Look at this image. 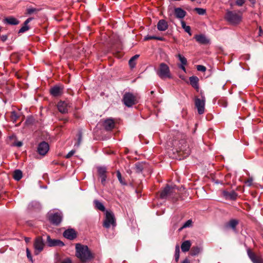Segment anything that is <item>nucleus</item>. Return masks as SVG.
<instances>
[{
	"mask_svg": "<svg viewBox=\"0 0 263 263\" xmlns=\"http://www.w3.org/2000/svg\"><path fill=\"white\" fill-rule=\"evenodd\" d=\"M176 57H177L178 58L179 60L181 63V64H182V65H186L187 64V60L184 57L182 56L181 54L179 53L177 55H176Z\"/></svg>",
	"mask_w": 263,
	"mask_h": 263,
	"instance_id": "34",
	"label": "nucleus"
},
{
	"mask_svg": "<svg viewBox=\"0 0 263 263\" xmlns=\"http://www.w3.org/2000/svg\"><path fill=\"white\" fill-rule=\"evenodd\" d=\"M238 223V222L237 220L235 219H231L229 222V226L233 229H235Z\"/></svg>",
	"mask_w": 263,
	"mask_h": 263,
	"instance_id": "35",
	"label": "nucleus"
},
{
	"mask_svg": "<svg viewBox=\"0 0 263 263\" xmlns=\"http://www.w3.org/2000/svg\"><path fill=\"white\" fill-rule=\"evenodd\" d=\"M13 177L15 180H20L22 178V171L19 170H15L13 173Z\"/></svg>",
	"mask_w": 263,
	"mask_h": 263,
	"instance_id": "29",
	"label": "nucleus"
},
{
	"mask_svg": "<svg viewBox=\"0 0 263 263\" xmlns=\"http://www.w3.org/2000/svg\"><path fill=\"white\" fill-rule=\"evenodd\" d=\"M64 243L59 239H50V247H63Z\"/></svg>",
	"mask_w": 263,
	"mask_h": 263,
	"instance_id": "25",
	"label": "nucleus"
},
{
	"mask_svg": "<svg viewBox=\"0 0 263 263\" xmlns=\"http://www.w3.org/2000/svg\"><path fill=\"white\" fill-rule=\"evenodd\" d=\"M253 178L252 177H250L248 178V179L245 181V183L248 185V186H251L252 184V182H253Z\"/></svg>",
	"mask_w": 263,
	"mask_h": 263,
	"instance_id": "42",
	"label": "nucleus"
},
{
	"mask_svg": "<svg viewBox=\"0 0 263 263\" xmlns=\"http://www.w3.org/2000/svg\"><path fill=\"white\" fill-rule=\"evenodd\" d=\"M75 153V151L74 150H72L71 151H70L67 154V155L66 156V158H70L72 156H73V155Z\"/></svg>",
	"mask_w": 263,
	"mask_h": 263,
	"instance_id": "46",
	"label": "nucleus"
},
{
	"mask_svg": "<svg viewBox=\"0 0 263 263\" xmlns=\"http://www.w3.org/2000/svg\"><path fill=\"white\" fill-rule=\"evenodd\" d=\"M47 241H49V235L47 236Z\"/></svg>",
	"mask_w": 263,
	"mask_h": 263,
	"instance_id": "61",
	"label": "nucleus"
},
{
	"mask_svg": "<svg viewBox=\"0 0 263 263\" xmlns=\"http://www.w3.org/2000/svg\"><path fill=\"white\" fill-rule=\"evenodd\" d=\"M185 65H182L181 64V65L180 66V68L182 69L184 72L186 71V69H185V68L184 67Z\"/></svg>",
	"mask_w": 263,
	"mask_h": 263,
	"instance_id": "55",
	"label": "nucleus"
},
{
	"mask_svg": "<svg viewBox=\"0 0 263 263\" xmlns=\"http://www.w3.org/2000/svg\"><path fill=\"white\" fill-rule=\"evenodd\" d=\"M45 244L43 242L42 237H37L34 242L33 247L34 249V253L35 255H38L44 248Z\"/></svg>",
	"mask_w": 263,
	"mask_h": 263,
	"instance_id": "10",
	"label": "nucleus"
},
{
	"mask_svg": "<svg viewBox=\"0 0 263 263\" xmlns=\"http://www.w3.org/2000/svg\"><path fill=\"white\" fill-rule=\"evenodd\" d=\"M94 204L95 205V208L101 211L104 212L105 211V208L104 205L97 200H95L94 201Z\"/></svg>",
	"mask_w": 263,
	"mask_h": 263,
	"instance_id": "28",
	"label": "nucleus"
},
{
	"mask_svg": "<svg viewBox=\"0 0 263 263\" xmlns=\"http://www.w3.org/2000/svg\"><path fill=\"white\" fill-rule=\"evenodd\" d=\"M222 196L226 199L235 200L237 197V194L234 191L231 192L223 191Z\"/></svg>",
	"mask_w": 263,
	"mask_h": 263,
	"instance_id": "19",
	"label": "nucleus"
},
{
	"mask_svg": "<svg viewBox=\"0 0 263 263\" xmlns=\"http://www.w3.org/2000/svg\"><path fill=\"white\" fill-rule=\"evenodd\" d=\"M55 263H58L59 262H61V257L60 256V255L59 254H56L55 255Z\"/></svg>",
	"mask_w": 263,
	"mask_h": 263,
	"instance_id": "48",
	"label": "nucleus"
},
{
	"mask_svg": "<svg viewBox=\"0 0 263 263\" xmlns=\"http://www.w3.org/2000/svg\"><path fill=\"white\" fill-rule=\"evenodd\" d=\"M225 20L232 25L239 24L241 21V16L236 12L227 11L224 16Z\"/></svg>",
	"mask_w": 263,
	"mask_h": 263,
	"instance_id": "4",
	"label": "nucleus"
},
{
	"mask_svg": "<svg viewBox=\"0 0 263 263\" xmlns=\"http://www.w3.org/2000/svg\"><path fill=\"white\" fill-rule=\"evenodd\" d=\"M82 133H79L78 134V142L76 144V145H77V146H79L80 144H81V140H82Z\"/></svg>",
	"mask_w": 263,
	"mask_h": 263,
	"instance_id": "41",
	"label": "nucleus"
},
{
	"mask_svg": "<svg viewBox=\"0 0 263 263\" xmlns=\"http://www.w3.org/2000/svg\"><path fill=\"white\" fill-rule=\"evenodd\" d=\"M76 256L83 263L89 261L94 257L88 247L81 243L76 245Z\"/></svg>",
	"mask_w": 263,
	"mask_h": 263,
	"instance_id": "1",
	"label": "nucleus"
},
{
	"mask_svg": "<svg viewBox=\"0 0 263 263\" xmlns=\"http://www.w3.org/2000/svg\"><path fill=\"white\" fill-rule=\"evenodd\" d=\"M156 36H154V35H153V36L147 35L144 37L145 41H148V40H156Z\"/></svg>",
	"mask_w": 263,
	"mask_h": 263,
	"instance_id": "43",
	"label": "nucleus"
},
{
	"mask_svg": "<svg viewBox=\"0 0 263 263\" xmlns=\"http://www.w3.org/2000/svg\"><path fill=\"white\" fill-rule=\"evenodd\" d=\"M194 10L199 15H204L206 13V10L200 8H196Z\"/></svg>",
	"mask_w": 263,
	"mask_h": 263,
	"instance_id": "38",
	"label": "nucleus"
},
{
	"mask_svg": "<svg viewBox=\"0 0 263 263\" xmlns=\"http://www.w3.org/2000/svg\"><path fill=\"white\" fill-rule=\"evenodd\" d=\"M30 238L29 237H25V240L26 242H28L30 241Z\"/></svg>",
	"mask_w": 263,
	"mask_h": 263,
	"instance_id": "58",
	"label": "nucleus"
},
{
	"mask_svg": "<svg viewBox=\"0 0 263 263\" xmlns=\"http://www.w3.org/2000/svg\"><path fill=\"white\" fill-rule=\"evenodd\" d=\"M175 144H177L178 147L175 148V152L178 156L179 159H184L187 157L191 152V149L188 146L186 141L185 139H182L179 141H175Z\"/></svg>",
	"mask_w": 263,
	"mask_h": 263,
	"instance_id": "2",
	"label": "nucleus"
},
{
	"mask_svg": "<svg viewBox=\"0 0 263 263\" xmlns=\"http://www.w3.org/2000/svg\"><path fill=\"white\" fill-rule=\"evenodd\" d=\"M180 256V248L179 245H176L175 247V260L176 262H178Z\"/></svg>",
	"mask_w": 263,
	"mask_h": 263,
	"instance_id": "32",
	"label": "nucleus"
},
{
	"mask_svg": "<svg viewBox=\"0 0 263 263\" xmlns=\"http://www.w3.org/2000/svg\"><path fill=\"white\" fill-rule=\"evenodd\" d=\"M191 246V243L190 240H185L182 242L181 248L182 252H186L189 251Z\"/></svg>",
	"mask_w": 263,
	"mask_h": 263,
	"instance_id": "24",
	"label": "nucleus"
},
{
	"mask_svg": "<svg viewBox=\"0 0 263 263\" xmlns=\"http://www.w3.org/2000/svg\"><path fill=\"white\" fill-rule=\"evenodd\" d=\"M57 107L60 112L65 114L68 112V109L70 107V105L67 101H60L58 102Z\"/></svg>",
	"mask_w": 263,
	"mask_h": 263,
	"instance_id": "15",
	"label": "nucleus"
},
{
	"mask_svg": "<svg viewBox=\"0 0 263 263\" xmlns=\"http://www.w3.org/2000/svg\"><path fill=\"white\" fill-rule=\"evenodd\" d=\"M135 169L137 173H141L143 170V165L139 162L136 163L135 165Z\"/></svg>",
	"mask_w": 263,
	"mask_h": 263,
	"instance_id": "33",
	"label": "nucleus"
},
{
	"mask_svg": "<svg viewBox=\"0 0 263 263\" xmlns=\"http://www.w3.org/2000/svg\"><path fill=\"white\" fill-rule=\"evenodd\" d=\"M157 75L162 80L172 78L169 67L164 63H161L157 70Z\"/></svg>",
	"mask_w": 263,
	"mask_h": 263,
	"instance_id": "5",
	"label": "nucleus"
},
{
	"mask_svg": "<svg viewBox=\"0 0 263 263\" xmlns=\"http://www.w3.org/2000/svg\"><path fill=\"white\" fill-rule=\"evenodd\" d=\"M139 57V54H136L132 57L128 61V64L130 68H134L136 65V61Z\"/></svg>",
	"mask_w": 263,
	"mask_h": 263,
	"instance_id": "26",
	"label": "nucleus"
},
{
	"mask_svg": "<svg viewBox=\"0 0 263 263\" xmlns=\"http://www.w3.org/2000/svg\"><path fill=\"white\" fill-rule=\"evenodd\" d=\"M61 263H72V262H71V260L69 258H67L64 259L63 260H62Z\"/></svg>",
	"mask_w": 263,
	"mask_h": 263,
	"instance_id": "51",
	"label": "nucleus"
},
{
	"mask_svg": "<svg viewBox=\"0 0 263 263\" xmlns=\"http://www.w3.org/2000/svg\"><path fill=\"white\" fill-rule=\"evenodd\" d=\"M219 103L224 107H226L228 105V102L225 100H220Z\"/></svg>",
	"mask_w": 263,
	"mask_h": 263,
	"instance_id": "49",
	"label": "nucleus"
},
{
	"mask_svg": "<svg viewBox=\"0 0 263 263\" xmlns=\"http://www.w3.org/2000/svg\"><path fill=\"white\" fill-rule=\"evenodd\" d=\"M259 33L260 35H263V30L261 29V27L259 28Z\"/></svg>",
	"mask_w": 263,
	"mask_h": 263,
	"instance_id": "54",
	"label": "nucleus"
},
{
	"mask_svg": "<svg viewBox=\"0 0 263 263\" xmlns=\"http://www.w3.org/2000/svg\"><path fill=\"white\" fill-rule=\"evenodd\" d=\"M26 253H27V257L30 260L32 261V257H31V252L29 251V249H28V248L26 249Z\"/></svg>",
	"mask_w": 263,
	"mask_h": 263,
	"instance_id": "45",
	"label": "nucleus"
},
{
	"mask_svg": "<svg viewBox=\"0 0 263 263\" xmlns=\"http://www.w3.org/2000/svg\"><path fill=\"white\" fill-rule=\"evenodd\" d=\"M194 39L200 44L205 45L209 43L210 41L203 34H197L194 36Z\"/></svg>",
	"mask_w": 263,
	"mask_h": 263,
	"instance_id": "20",
	"label": "nucleus"
},
{
	"mask_svg": "<svg viewBox=\"0 0 263 263\" xmlns=\"http://www.w3.org/2000/svg\"><path fill=\"white\" fill-rule=\"evenodd\" d=\"M175 15L178 18H183L186 14V12L181 8H176L174 9Z\"/></svg>",
	"mask_w": 263,
	"mask_h": 263,
	"instance_id": "23",
	"label": "nucleus"
},
{
	"mask_svg": "<svg viewBox=\"0 0 263 263\" xmlns=\"http://www.w3.org/2000/svg\"><path fill=\"white\" fill-rule=\"evenodd\" d=\"M53 18L54 20L55 21H57V22H59L61 20H62V18H60L59 16H57V15H54L53 16Z\"/></svg>",
	"mask_w": 263,
	"mask_h": 263,
	"instance_id": "52",
	"label": "nucleus"
},
{
	"mask_svg": "<svg viewBox=\"0 0 263 263\" xmlns=\"http://www.w3.org/2000/svg\"><path fill=\"white\" fill-rule=\"evenodd\" d=\"M252 4H254L255 3V0H249Z\"/></svg>",
	"mask_w": 263,
	"mask_h": 263,
	"instance_id": "60",
	"label": "nucleus"
},
{
	"mask_svg": "<svg viewBox=\"0 0 263 263\" xmlns=\"http://www.w3.org/2000/svg\"><path fill=\"white\" fill-rule=\"evenodd\" d=\"M245 3L244 0H236V4L238 6H241Z\"/></svg>",
	"mask_w": 263,
	"mask_h": 263,
	"instance_id": "47",
	"label": "nucleus"
},
{
	"mask_svg": "<svg viewBox=\"0 0 263 263\" xmlns=\"http://www.w3.org/2000/svg\"><path fill=\"white\" fill-rule=\"evenodd\" d=\"M117 177L121 184H122V185L126 184V183L125 182V181L122 178L121 174L119 171H118L117 172Z\"/></svg>",
	"mask_w": 263,
	"mask_h": 263,
	"instance_id": "36",
	"label": "nucleus"
},
{
	"mask_svg": "<svg viewBox=\"0 0 263 263\" xmlns=\"http://www.w3.org/2000/svg\"><path fill=\"white\" fill-rule=\"evenodd\" d=\"M197 69L198 71L204 72L206 70V67L203 65H197Z\"/></svg>",
	"mask_w": 263,
	"mask_h": 263,
	"instance_id": "40",
	"label": "nucleus"
},
{
	"mask_svg": "<svg viewBox=\"0 0 263 263\" xmlns=\"http://www.w3.org/2000/svg\"><path fill=\"white\" fill-rule=\"evenodd\" d=\"M192 223H193V221L191 219H189V220H187L183 224L182 227L179 229V231L182 230L183 228H185L190 227L192 225Z\"/></svg>",
	"mask_w": 263,
	"mask_h": 263,
	"instance_id": "37",
	"label": "nucleus"
},
{
	"mask_svg": "<svg viewBox=\"0 0 263 263\" xmlns=\"http://www.w3.org/2000/svg\"><path fill=\"white\" fill-rule=\"evenodd\" d=\"M11 119L14 122L16 121L18 118L17 113L15 111H12L11 114Z\"/></svg>",
	"mask_w": 263,
	"mask_h": 263,
	"instance_id": "39",
	"label": "nucleus"
},
{
	"mask_svg": "<svg viewBox=\"0 0 263 263\" xmlns=\"http://www.w3.org/2000/svg\"><path fill=\"white\" fill-rule=\"evenodd\" d=\"M200 252V248L198 246H193L190 251V254L192 256L198 255Z\"/></svg>",
	"mask_w": 263,
	"mask_h": 263,
	"instance_id": "30",
	"label": "nucleus"
},
{
	"mask_svg": "<svg viewBox=\"0 0 263 263\" xmlns=\"http://www.w3.org/2000/svg\"><path fill=\"white\" fill-rule=\"evenodd\" d=\"M168 27L167 22L164 20H160L157 24V29L161 31H165Z\"/></svg>",
	"mask_w": 263,
	"mask_h": 263,
	"instance_id": "21",
	"label": "nucleus"
},
{
	"mask_svg": "<svg viewBox=\"0 0 263 263\" xmlns=\"http://www.w3.org/2000/svg\"><path fill=\"white\" fill-rule=\"evenodd\" d=\"M30 18H28L27 20L25 21L24 24V26L19 30L18 33H22L28 30H29V27L28 26V23L30 22Z\"/></svg>",
	"mask_w": 263,
	"mask_h": 263,
	"instance_id": "27",
	"label": "nucleus"
},
{
	"mask_svg": "<svg viewBox=\"0 0 263 263\" xmlns=\"http://www.w3.org/2000/svg\"><path fill=\"white\" fill-rule=\"evenodd\" d=\"M22 145V143L21 142H18L16 143V146L20 147Z\"/></svg>",
	"mask_w": 263,
	"mask_h": 263,
	"instance_id": "57",
	"label": "nucleus"
},
{
	"mask_svg": "<svg viewBox=\"0 0 263 263\" xmlns=\"http://www.w3.org/2000/svg\"><path fill=\"white\" fill-rule=\"evenodd\" d=\"M64 86L61 84L55 85L50 88V95L59 97L63 93Z\"/></svg>",
	"mask_w": 263,
	"mask_h": 263,
	"instance_id": "11",
	"label": "nucleus"
},
{
	"mask_svg": "<svg viewBox=\"0 0 263 263\" xmlns=\"http://www.w3.org/2000/svg\"><path fill=\"white\" fill-rule=\"evenodd\" d=\"M201 99H199L198 97H195L194 103L195 107L197 108L198 112L200 115H202L204 112V106L205 103V98L203 96V92L200 91Z\"/></svg>",
	"mask_w": 263,
	"mask_h": 263,
	"instance_id": "7",
	"label": "nucleus"
},
{
	"mask_svg": "<svg viewBox=\"0 0 263 263\" xmlns=\"http://www.w3.org/2000/svg\"><path fill=\"white\" fill-rule=\"evenodd\" d=\"M7 38L8 36L7 35H2L1 36V40L3 42H5L7 40Z\"/></svg>",
	"mask_w": 263,
	"mask_h": 263,
	"instance_id": "50",
	"label": "nucleus"
},
{
	"mask_svg": "<svg viewBox=\"0 0 263 263\" xmlns=\"http://www.w3.org/2000/svg\"><path fill=\"white\" fill-rule=\"evenodd\" d=\"M247 254L253 263H263V259L261 257L256 255L251 249H248Z\"/></svg>",
	"mask_w": 263,
	"mask_h": 263,
	"instance_id": "14",
	"label": "nucleus"
},
{
	"mask_svg": "<svg viewBox=\"0 0 263 263\" xmlns=\"http://www.w3.org/2000/svg\"><path fill=\"white\" fill-rule=\"evenodd\" d=\"M151 93L152 95H153V94L154 93V91H151Z\"/></svg>",
	"mask_w": 263,
	"mask_h": 263,
	"instance_id": "62",
	"label": "nucleus"
},
{
	"mask_svg": "<svg viewBox=\"0 0 263 263\" xmlns=\"http://www.w3.org/2000/svg\"><path fill=\"white\" fill-rule=\"evenodd\" d=\"M189 84L197 92L199 91V79L197 76H193L189 78Z\"/></svg>",
	"mask_w": 263,
	"mask_h": 263,
	"instance_id": "16",
	"label": "nucleus"
},
{
	"mask_svg": "<svg viewBox=\"0 0 263 263\" xmlns=\"http://www.w3.org/2000/svg\"><path fill=\"white\" fill-rule=\"evenodd\" d=\"M63 235L65 238L70 240L74 239L77 237V232L72 228L66 230Z\"/></svg>",
	"mask_w": 263,
	"mask_h": 263,
	"instance_id": "13",
	"label": "nucleus"
},
{
	"mask_svg": "<svg viewBox=\"0 0 263 263\" xmlns=\"http://www.w3.org/2000/svg\"><path fill=\"white\" fill-rule=\"evenodd\" d=\"M122 101L124 105L128 107H132L138 102L137 96L129 92H126L124 93L123 96Z\"/></svg>",
	"mask_w": 263,
	"mask_h": 263,
	"instance_id": "6",
	"label": "nucleus"
},
{
	"mask_svg": "<svg viewBox=\"0 0 263 263\" xmlns=\"http://www.w3.org/2000/svg\"><path fill=\"white\" fill-rule=\"evenodd\" d=\"M2 30V27L0 26V31H1Z\"/></svg>",
	"mask_w": 263,
	"mask_h": 263,
	"instance_id": "63",
	"label": "nucleus"
},
{
	"mask_svg": "<svg viewBox=\"0 0 263 263\" xmlns=\"http://www.w3.org/2000/svg\"><path fill=\"white\" fill-rule=\"evenodd\" d=\"M63 215L61 211L50 213V223L55 226H59L63 220Z\"/></svg>",
	"mask_w": 263,
	"mask_h": 263,
	"instance_id": "9",
	"label": "nucleus"
},
{
	"mask_svg": "<svg viewBox=\"0 0 263 263\" xmlns=\"http://www.w3.org/2000/svg\"><path fill=\"white\" fill-rule=\"evenodd\" d=\"M181 26L186 32L188 33L190 36L192 35L190 26L186 25L184 21L181 22Z\"/></svg>",
	"mask_w": 263,
	"mask_h": 263,
	"instance_id": "31",
	"label": "nucleus"
},
{
	"mask_svg": "<svg viewBox=\"0 0 263 263\" xmlns=\"http://www.w3.org/2000/svg\"><path fill=\"white\" fill-rule=\"evenodd\" d=\"M182 263H190V261L187 258H185Z\"/></svg>",
	"mask_w": 263,
	"mask_h": 263,
	"instance_id": "56",
	"label": "nucleus"
},
{
	"mask_svg": "<svg viewBox=\"0 0 263 263\" xmlns=\"http://www.w3.org/2000/svg\"><path fill=\"white\" fill-rule=\"evenodd\" d=\"M37 10L35 8H28L27 9V13L28 14H31L32 13H33V12H36Z\"/></svg>",
	"mask_w": 263,
	"mask_h": 263,
	"instance_id": "44",
	"label": "nucleus"
},
{
	"mask_svg": "<svg viewBox=\"0 0 263 263\" xmlns=\"http://www.w3.org/2000/svg\"><path fill=\"white\" fill-rule=\"evenodd\" d=\"M49 149V145L45 142H41L38 146L37 151L41 155H45Z\"/></svg>",
	"mask_w": 263,
	"mask_h": 263,
	"instance_id": "17",
	"label": "nucleus"
},
{
	"mask_svg": "<svg viewBox=\"0 0 263 263\" xmlns=\"http://www.w3.org/2000/svg\"><path fill=\"white\" fill-rule=\"evenodd\" d=\"M156 40L161 41H165V39L163 37H160V36H156Z\"/></svg>",
	"mask_w": 263,
	"mask_h": 263,
	"instance_id": "53",
	"label": "nucleus"
},
{
	"mask_svg": "<svg viewBox=\"0 0 263 263\" xmlns=\"http://www.w3.org/2000/svg\"><path fill=\"white\" fill-rule=\"evenodd\" d=\"M3 22L5 24L11 25H16L20 23L18 20L13 16H9L5 18L3 20Z\"/></svg>",
	"mask_w": 263,
	"mask_h": 263,
	"instance_id": "22",
	"label": "nucleus"
},
{
	"mask_svg": "<svg viewBox=\"0 0 263 263\" xmlns=\"http://www.w3.org/2000/svg\"><path fill=\"white\" fill-rule=\"evenodd\" d=\"M97 172L99 178L101 179V182L103 185H105L106 180L107 178L106 173L107 168L105 166H98L97 167Z\"/></svg>",
	"mask_w": 263,
	"mask_h": 263,
	"instance_id": "12",
	"label": "nucleus"
},
{
	"mask_svg": "<svg viewBox=\"0 0 263 263\" xmlns=\"http://www.w3.org/2000/svg\"><path fill=\"white\" fill-rule=\"evenodd\" d=\"M110 225L116 226V219L113 212L111 211H106L105 218L103 226L104 228L108 229Z\"/></svg>",
	"mask_w": 263,
	"mask_h": 263,
	"instance_id": "8",
	"label": "nucleus"
},
{
	"mask_svg": "<svg viewBox=\"0 0 263 263\" xmlns=\"http://www.w3.org/2000/svg\"><path fill=\"white\" fill-rule=\"evenodd\" d=\"M192 2H194L195 1V0H191Z\"/></svg>",
	"mask_w": 263,
	"mask_h": 263,
	"instance_id": "64",
	"label": "nucleus"
},
{
	"mask_svg": "<svg viewBox=\"0 0 263 263\" xmlns=\"http://www.w3.org/2000/svg\"><path fill=\"white\" fill-rule=\"evenodd\" d=\"M175 187L176 186H172L167 184L165 187L160 192V198L164 199L170 197L173 202H176L178 198L175 197V194H176L175 192Z\"/></svg>",
	"mask_w": 263,
	"mask_h": 263,
	"instance_id": "3",
	"label": "nucleus"
},
{
	"mask_svg": "<svg viewBox=\"0 0 263 263\" xmlns=\"http://www.w3.org/2000/svg\"><path fill=\"white\" fill-rule=\"evenodd\" d=\"M43 178H44V179H47V178H48V175H47V174H44V175H43Z\"/></svg>",
	"mask_w": 263,
	"mask_h": 263,
	"instance_id": "59",
	"label": "nucleus"
},
{
	"mask_svg": "<svg viewBox=\"0 0 263 263\" xmlns=\"http://www.w3.org/2000/svg\"><path fill=\"white\" fill-rule=\"evenodd\" d=\"M103 126L106 130L109 131L112 130L115 126L114 120L112 119L105 120L103 123Z\"/></svg>",
	"mask_w": 263,
	"mask_h": 263,
	"instance_id": "18",
	"label": "nucleus"
}]
</instances>
